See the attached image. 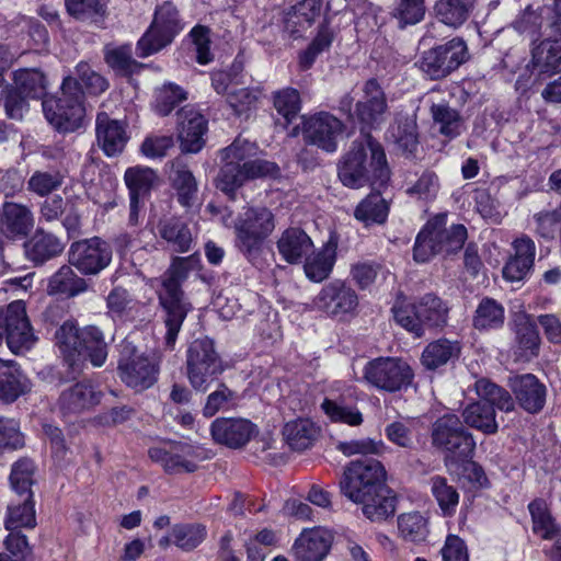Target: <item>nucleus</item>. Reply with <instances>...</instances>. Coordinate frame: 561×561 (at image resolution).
<instances>
[{
	"label": "nucleus",
	"instance_id": "nucleus-62",
	"mask_svg": "<svg viewBox=\"0 0 561 561\" xmlns=\"http://www.w3.org/2000/svg\"><path fill=\"white\" fill-rule=\"evenodd\" d=\"M184 100L186 93L180 85L165 83L156 91L154 110L159 115L165 116Z\"/></svg>",
	"mask_w": 561,
	"mask_h": 561
},
{
	"label": "nucleus",
	"instance_id": "nucleus-48",
	"mask_svg": "<svg viewBox=\"0 0 561 561\" xmlns=\"http://www.w3.org/2000/svg\"><path fill=\"white\" fill-rule=\"evenodd\" d=\"M430 486L431 493L437 502L443 516H454L459 504V493L457 489L448 483L447 478L442 476H433L430 479Z\"/></svg>",
	"mask_w": 561,
	"mask_h": 561
},
{
	"label": "nucleus",
	"instance_id": "nucleus-41",
	"mask_svg": "<svg viewBox=\"0 0 561 561\" xmlns=\"http://www.w3.org/2000/svg\"><path fill=\"white\" fill-rule=\"evenodd\" d=\"M14 89L30 99H43L48 89V80L37 68H20L12 72Z\"/></svg>",
	"mask_w": 561,
	"mask_h": 561
},
{
	"label": "nucleus",
	"instance_id": "nucleus-60",
	"mask_svg": "<svg viewBox=\"0 0 561 561\" xmlns=\"http://www.w3.org/2000/svg\"><path fill=\"white\" fill-rule=\"evenodd\" d=\"M129 196L141 197L147 194L157 180L156 172L148 167L128 168L124 175Z\"/></svg>",
	"mask_w": 561,
	"mask_h": 561
},
{
	"label": "nucleus",
	"instance_id": "nucleus-16",
	"mask_svg": "<svg viewBox=\"0 0 561 561\" xmlns=\"http://www.w3.org/2000/svg\"><path fill=\"white\" fill-rule=\"evenodd\" d=\"M103 392L90 380L78 381L65 388L57 402L64 417L78 416L101 403Z\"/></svg>",
	"mask_w": 561,
	"mask_h": 561
},
{
	"label": "nucleus",
	"instance_id": "nucleus-50",
	"mask_svg": "<svg viewBox=\"0 0 561 561\" xmlns=\"http://www.w3.org/2000/svg\"><path fill=\"white\" fill-rule=\"evenodd\" d=\"M334 30L329 25V22H323L308 47L299 55V66L302 70L312 67L317 57L328 51L334 41Z\"/></svg>",
	"mask_w": 561,
	"mask_h": 561
},
{
	"label": "nucleus",
	"instance_id": "nucleus-54",
	"mask_svg": "<svg viewBox=\"0 0 561 561\" xmlns=\"http://www.w3.org/2000/svg\"><path fill=\"white\" fill-rule=\"evenodd\" d=\"M56 345L62 354L65 360L75 366L77 362V351L81 343V330L71 320L65 321L55 333Z\"/></svg>",
	"mask_w": 561,
	"mask_h": 561
},
{
	"label": "nucleus",
	"instance_id": "nucleus-19",
	"mask_svg": "<svg viewBox=\"0 0 561 561\" xmlns=\"http://www.w3.org/2000/svg\"><path fill=\"white\" fill-rule=\"evenodd\" d=\"M362 91L363 96L355 105V114L364 125L379 127L388 111L386 94L376 79L366 81Z\"/></svg>",
	"mask_w": 561,
	"mask_h": 561
},
{
	"label": "nucleus",
	"instance_id": "nucleus-61",
	"mask_svg": "<svg viewBox=\"0 0 561 561\" xmlns=\"http://www.w3.org/2000/svg\"><path fill=\"white\" fill-rule=\"evenodd\" d=\"M425 12V0H396L391 14L403 28L423 21Z\"/></svg>",
	"mask_w": 561,
	"mask_h": 561
},
{
	"label": "nucleus",
	"instance_id": "nucleus-7",
	"mask_svg": "<svg viewBox=\"0 0 561 561\" xmlns=\"http://www.w3.org/2000/svg\"><path fill=\"white\" fill-rule=\"evenodd\" d=\"M59 96L44 98L43 112L48 123L59 131L72 133L79 129L84 119V93L80 82L66 77L61 83Z\"/></svg>",
	"mask_w": 561,
	"mask_h": 561
},
{
	"label": "nucleus",
	"instance_id": "nucleus-40",
	"mask_svg": "<svg viewBox=\"0 0 561 561\" xmlns=\"http://www.w3.org/2000/svg\"><path fill=\"white\" fill-rule=\"evenodd\" d=\"M423 335L426 330L443 328L448 319V306L437 296L426 294L415 300Z\"/></svg>",
	"mask_w": 561,
	"mask_h": 561
},
{
	"label": "nucleus",
	"instance_id": "nucleus-34",
	"mask_svg": "<svg viewBox=\"0 0 561 561\" xmlns=\"http://www.w3.org/2000/svg\"><path fill=\"white\" fill-rule=\"evenodd\" d=\"M313 248L311 238L299 228H288L277 241V250L282 257L290 264L301 261Z\"/></svg>",
	"mask_w": 561,
	"mask_h": 561
},
{
	"label": "nucleus",
	"instance_id": "nucleus-51",
	"mask_svg": "<svg viewBox=\"0 0 561 561\" xmlns=\"http://www.w3.org/2000/svg\"><path fill=\"white\" fill-rule=\"evenodd\" d=\"M388 138L404 153H413L417 148L416 123L410 117L396 118L388 129Z\"/></svg>",
	"mask_w": 561,
	"mask_h": 561
},
{
	"label": "nucleus",
	"instance_id": "nucleus-15",
	"mask_svg": "<svg viewBox=\"0 0 561 561\" xmlns=\"http://www.w3.org/2000/svg\"><path fill=\"white\" fill-rule=\"evenodd\" d=\"M5 340L10 351L16 355L30 351L37 341L22 300H15L7 307Z\"/></svg>",
	"mask_w": 561,
	"mask_h": 561
},
{
	"label": "nucleus",
	"instance_id": "nucleus-56",
	"mask_svg": "<svg viewBox=\"0 0 561 561\" xmlns=\"http://www.w3.org/2000/svg\"><path fill=\"white\" fill-rule=\"evenodd\" d=\"M471 8V3L461 0H438L435 12L440 23L457 27L467 21Z\"/></svg>",
	"mask_w": 561,
	"mask_h": 561
},
{
	"label": "nucleus",
	"instance_id": "nucleus-22",
	"mask_svg": "<svg viewBox=\"0 0 561 561\" xmlns=\"http://www.w3.org/2000/svg\"><path fill=\"white\" fill-rule=\"evenodd\" d=\"M180 131L179 138L184 151L196 153L205 145V134L208 130V122L193 106H185L179 112Z\"/></svg>",
	"mask_w": 561,
	"mask_h": 561
},
{
	"label": "nucleus",
	"instance_id": "nucleus-21",
	"mask_svg": "<svg viewBox=\"0 0 561 561\" xmlns=\"http://www.w3.org/2000/svg\"><path fill=\"white\" fill-rule=\"evenodd\" d=\"M210 434L216 443L239 448L256 434V426L242 417H218L210 425Z\"/></svg>",
	"mask_w": 561,
	"mask_h": 561
},
{
	"label": "nucleus",
	"instance_id": "nucleus-42",
	"mask_svg": "<svg viewBox=\"0 0 561 561\" xmlns=\"http://www.w3.org/2000/svg\"><path fill=\"white\" fill-rule=\"evenodd\" d=\"M435 222L433 227L434 237L439 245V252L445 254L460 250L467 239V229L463 225H453L446 229V215H439L430 220Z\"/></svg>",
	"mask_w": 561,
	"mask_h": 561
},
{
	"label": "nucleus",
	"instance_id": "nucleus-39",
	"mask_svg": "<svg viewBox=\"0 0 561 561\" xmlns=\"http://www.w3.org/2000/svg\"><path fill=\"white\" fill-rule=\"evenodd\" d=\"M471 457L445 456V466L449 474L455 476L462 484L468 483L470 488H482L486 484L488 478Z\"/></svg>",
	"mask_w": 561,
	"mask_h": 561
},
{
	"label": "nucleus",
	"instance_id": "nucleus-27",
	"mask_svg": "<svg viewBox=\"0 0 561 561\" xmlns=\"http://www.w3.org/2000/svg\"><path fill=\"white\" fill-rule=\"evenodd\" d=\"M34 227L31 209L22 204L5 202L0 209V228L12 239L24 238Z\"/></svg>",
	"mask_w": 561,
	"mask_h": 561
},
{
	"label": "nucleus",
	"instance_id": "nucleus-36",
	"mask_svg": "<svg viewBox=\"0 0 561 561\" xmlns=\"http://www.w3.org/2000/svg\"><path fill=\"white\" fill-rule=\"evenodd\" d=\"M83 357L94 367L104 365L107 358V344L103 332L94 325L81 329V343L77 351V359Z\"/></svg>",
	"mask_w": 561,
	"mask_h": 561
},
{
	"label": "nucleus",
	"instance_id": "nucleus-55",
	"mask_svg": "<svg viewBox=\"0 0 561 561\" xmlns=\"http://www.w3.org/2000/svg\"><path fill=\"white\" fill-rule=\"evenodd\" d=\"M206 536V527L197 523L176 524L171 529L172 543L184 551H191L198 547Z\"/></svg>",
	"mask_w": 561,
	"mask_h": 561
},
{
	"label": "nucleus",
	"instance_id": "nucleus-32",
	"mask_svg": "<svg viewBox=\"0 0 561 561\" xmlns=\"http://www.w3.org/2000/svg\"><path fill=\"white\" fill-rule=\"evenodd\" d=\"M31 388V380L15 362L0 359V402L12 403Z\"/></svg>",
	"mask_w": 561,
	"mask_h": 561
},
{
	"label": "nucleus",
	"instance_id": "nucleus-29",
	"mask_svg": "<svg viewBox=\"0 0 561 561\" xmlns=\"http://www.w3.org/2000/svg\"><path fill=\"white\" fill-rule=\"evenodd\" d=\"M513 248L515 254L506 262L502 273L506 280L519 282L528 275L534 265L536 247L529 237L523 236L513 242Z\"/></svg>",
	"mask_w": 561,
	"mask_h": 561
},
{
	"label": "nucleus",
	"instance_id": "nucleus-38",
	"mask_svg": "<svg viewBox=\"0 0 561 561\" xmlns=\"http://www.w3.org/2000/svg\"><path fill=\"white\" fill-rule=\"evenodd\" d=\"M170 179L176 192L178 202L183 207H192L197 201L198 186L187 165L179 159L173 161Z\"/></svg>",
	"mask_w": 561,
	"mask_h": 561
},
{
	"label": "nucleus",
	"instance_id": "nucleus-4",
	"mask_svg": "<svg viewBox=\"0 0 561 561\" xmlns=\"http://www.w3.org/2000/svg\"><path fill=\"white\" fill-rule=\"evenodd\" d=\"M199 266L201 257L197 254L174 257L162 279L159 300L165 312L167 332L164 341L169 348L174 347L178 334L188 312V305L183 299L181 284L192 271L198 270Z\"/></svg>",
	"mask_w": 561,
	"mask_h": 561
},
{
	"label": "nucleus",
	"instance_id": "nucleus-14",
	"mask_svg": "<svg viewBox=\"0 0 561 561\" xmlns=\"http://www.w3.org/2000/svg\"><path fill=\"white\" fill-rule=\"evenodd\" d=\"M69 263L84 275H96L112 261L110 245L98 237L73 242L69 248Z\"/></svg>",
	"mask_w": 561,
	"mask_h": 561
},
{
	"label": "nucleus",
	"instance_id": "nucleus-9",
	"mask_svg": "<svg viewBox=\"0 0 561 561\" xmlns=\"http://www.w3.org/2000/svg\"><path fill=\"white\" fill-rule=\"evenodd\" d=\"M224 363L208 337L194 340L186 351V376L193 389L206 392L224 373Z\"/></svg>",
	"mask_w": 561,
	"mask_h": 561
},
{
	"label": "nucleus",
	"instance_id": "nucleus-35",
	"mask_svg": "<svg viewBox=\"0 0 561 561\" xmlns=\"http://www.w3.org/2000/svg\"><path fill=\"white\" fill-rule=\"evenodd\" d=\"M25 254L35 264H43L58 255L65 249L64 242L56 236L37 230L33 237L25 242Z\"/></svg>",
	"mask_w": 561,
	"mask_h": 561
},
{
	"label": "nucleus",
	"instance_id": "nucleus-59",
	"mask_svg": "<svg viewBox=\"0 0 561 561\" xmlns=\"http://www.w3.org/2000/svg\"><path fill=\"white\" fill-rule=\"evenodd\" d=\"M533 58L542 73H557L561 66V44L545 41L534 50Z\"/></svg>",
	"mask_w": 561,
	"mask_h": 561
},
{
	"label": "nucleus",
	"instance_id": "nucleus-47",
	"mask_svg": "<svg viewBox=\"0 0 561 561\" xmlns=\"http://www.w3.org/2000/svg\"><path fill=\"white\" fill-rule=\"evenodd\" d=\"M317 435V428L308 419H297L284 425L283 436L288 446L294 450L309 448Z\"/></svg>",
	"mask_w": 561,
	"mask_h": 561
},
{
	"label": "nucleus",
	"instance_id": "nucleus-17",
	"mask_svg": "<svg viewBox=\"0 0 561 561\" xmlns=\"http://www.w3.org/2000/svg\"><path fill=\"white\" fill-rule=\"evenodd\" d=\"M150 459L168 473L194 472L197 468L194 448L183 443H162L149 448Z\"/></svg>",
	"mask_w": 561,
	"mask_h": 561
},
{
	"label": "nucleus",
	"instance_id": "nucleus-3",
	"mask_svg": "<svg viewBox=\"0 0 561 561\" xmlns=\"http://www.w3.org/2000/svg\"><path fill=\"white\" fill-rule=\"evenodd\" d=\"M257 147L248 139L238 137L221 151L222 167L216 179V186L233 198L236 191L247 181L272 175L277 171L275 163L253 159Z\"/></svg>",
	"mask_w": 561,
	"mask_h": 561
},
{
	"label": "nucleus",
	"instance_id": "nucleus-43",
	"mask_svg": "<svg viewBox=\"0 0 561 561\" xmlns=\"http://www.w3.org/2000/svg\"><path fill=\"white\" fill-rule=\"evenodd\" d=\"M504 321L505 309L502 304L493 298L484 297L476 308L472 325L480 332L492 331L501 329Z\"/></svg>",
	"mask_w": 561,
	"mask_h": 561
},
{
	"label": "nucleus",
	"instance_id": "nucleus-24",
	"mask_svg": "<svg viewBox=\"0 0 561 561\" xmlns=\"http://www.w3.org/2000/svg\"><path fill=\"white\" fill-rule=\"evenodd\" d=\"M531 519L533 531L543 540H553L551 549L545 548V552L551 561H561V546L559 545L560 529L543 501L537 500L528 505Z\"/></svg>",
	"mask_w": 561,
	"mask_h": 561
},
{
	"label": "nucleus",
	"instance_id": "nucleus-28",
	"mask_svg": "<svg viewBox=\"0 0 561 561\" xmlns=\"http://www.w3.org/2000/svg\"><path fill=\"white\" fill-rule=\"evenodd\" d=\"M321 0H301L291 5L284 15V27L295 38L302 36L320 16Z\"/></svg>",
	"mask_w": 561,
	"mask_h": 561
},
{
	"label": "nucleus",
	"instance_id": "nucleus-63",
	"mask_svg": "<svg viewBox=\"0 0 561 561\" xmlns=\"http://www.w3.org/2000/svg\"><path fill=\"white\" fill-rule=\"evenodd\" d=\"M434 225L436 224L428 220L416 237L413 248V257L419 263H425L434 255L440 253L436 237L433 236Z\"/></svg>",
	"mask_w": 561,
	"mask_h": 561
},
{
	"label": "nucleus",
	"instance_id": "nucleus-23",
	"mask_svg": "<svg viewBox=\"0 0 561 561\" xmlns=\"http://www.w3.org/2000/svg\"><path fill=\"white\" fill-rule=\"evenodd\" d=\"M352 396L351 388H345L342 382H335L321 408L332 422H340L350 426H359L363 423V414L356 405L347 404L345 397Z\"/></svg>",
	"mask_w": 561,
	"mask_h": 561
},
{
	"label": "nucleus",
	"instance_id": "nucleus-44",
	"mask_svg": "<svg viewBox=\"0 0 561 561\" xmlns=\"http://www.w3.org/2000/svg\"><path fill=\"white\" fill-rule=\"evenodd\" d=\"M88 284L84 278L78 276L71 266L62 265L48 280L47 291L50 295H66L75 297L87 290Z\"/></svg>",
	"mask_w": 561,
	"mask_h": 561
},
{
	"label": "nucleus",
	"instance_id": "nucleus-18",
	"mask_svg": "<svg viewBox=\"0 0 561 561\" xmlns=\"http://www.w3.org/2000/svg\"><path fill=\"white\" fill-rule=\"evenodd\" d=\"M343 129L344 125L340 119L327 112H321L306 121L304 136L307 142L332 153L337 149V137Z\"/></svg>",
	"mask_w": 561,
	"mask_h": 561
},
{
	"label": "nucleus",
	"instance_id": "nucleus-12",
	"mask_svg": "<svg viewBox=\"0 0 561 561\" xmlns=\"http://www.w3.org/2000/svg\"><path fill=\"white\" fill-rule=\"evenodd\" d=\"M468 59V48L461 38H453L422 54L417 65L433 80L447 77Z\"/></svg>",
	"mask_w": 561,
	"mask_h": 561
},
{
	"label": "nucleus",
	"instance_id": "nucleus-49",
	"mask_svg": "<svg viewBox=\"0 0 561 561\" xmlns=\"http://www.w3.org/2000/svg\"><path fill=\"white\" fill-rule=\"evenodd\" d=\"M389 207L380 193H371L355 208L354 216L365 226L382 224L388 217Z\"/></svg>",
	"mask_w": 561,
	"mask_h": 561
},
{
	"label": "nucleus",
	"instance_id": "nucleus-45",
	"mask_svg": "<svg viewBox=\"0 0 561 561\" xmlns=\"http://www.w3.org/2000/svg\"><path fill=\"white\" fill-rule=\"evenodd\" d=\"M460 345L447 339H438L430 343L423 351L421 362L427 369H436L449 360L458 358Z\"/></svg>",
	"mask_w": 561,
	"mask_h": 561
},
{
	"label": "nucleus",
	"instance_id": "nucleus-13",
	"mask_svg": "<svg viewBox=\"0 0 561 561\" xmlns=\"http://www.w3.org/2000/svg\"><path fill=\"white\" fill-rule=\"evenodd\" d=\"M432 440L434 446L447 453L446 456L470 457L476 449L472 434L465 430L455 414H445L435 421Z\"/></svg>",
	"mask_w": 561,
	"mask_h": 561
},
{
	"label": "nucleus",
	"instance_id": "nucleus-10",
	"mask_svg": "<svg viewBox=\"0 0 561 561\" xmlns=\"http://www.w3.org/2000/svg\"><path fill=\"white\" fill-rule=\"evenodd\" d=\"M414 378L411 366L398 357L369 360L363 369L364 381L379 391L397 392L407 389Z\"/></svg>",
	"mask_w": 561,
	"mask_h": 561
},
{
	"label": "nucleus",
	"instance_id": "nucleus-57",
	"mask_svg": "<svg viewBox=\"0 0 561 561\" xmlns=\"http://www.w3.org/2000/svg\"><path fill=\"white\" fill-rule=\"evenodd\" d=\"M35 465L28 458H21L12 465L10 483L16 496L33 494L31 486L34 483Z\"/></svg>",
	"mask_w": 561,
	"mask_h": 561
},
{
	"label": "nucleus",
	"instance_id": "nucleus-33",
	"mask_svg": "<svg viewBox=\"0 0 561 561\" xmlns=\"http://www.w3.org/2000/svg\"><path fill=\"white\" fill-rule=\"evenodd\" d=\"M514 355L516 359L528 362L538 355L540 339L535 322L529 316H520L515 320Z\"/></svg>",
	"mask_w": 561,
	"mask_h": 561
},
{
	"label": "nucleus",
	"instance_id": "nucleus-26",
	"mask_svg": "<svg viewBox=\"0 0 561 561\" xmlns=\"http://www.w3.org/2000/svg\"><path fill=\"white\" fill-rule=\"evenodd\" d=\"M510 385L519 405L529 413L539 412L546 401V388L536 376L525 374L511 378Z\"/></svg>",
	"mask_w": 561,
	"mask_h": 561
},
{
	"label": "nucleus",
	"instance_id": "nucleus-20",
	"mask_svg": "<svg viewBox=\"0 0 561 561\" xmlns=\"http://www.w3.org/2000/svg\"><path fill=\"white\" fill-rule=\"evenodd\" d=\"M314 305L329 316H340L353 311L358 305L354 289L343 282L333 280L327 284L314 299Z\"/></svg>",
	"mask_w": 561,
	"mask_h": 561
},
{
	"label": "nucleus",
	"instance_id": "nucleus-25",
	"mask_svg": "<svg viewBox=\"0 0 561 561\" xmlns=\"http://www.w3.org/2000/svg\"><path fill=\"white\" fill-rule=\"evenodd\" d=\"M332 543V535L324 528L305 530L293 547L296 561H322Z\"/></svg>",
	"mask_w": 561,
	"mask_h": 561
},
{
	"label": "nucleus",
	"instance_id": "nucleus-5",
	"mask_svg": "<svg viewBox=\"0 0 561 561\" xmlns=\"http://www.w3.org/2000/svg\"><path fill=\"white\" fill-rule=\"evenodd\" d=\"M226 227H233L234 245L254 266H262L264 241L276 227L275 216L266 206L248 205L233 217H222Z\"/></svg>",
	"mask_w": 561,
	"mask_h": 561
},
{
	"label": "nucleus",
	"instance_id": "nucleus-11",
	"mask_svg": "<svg viewBox=\"0 0 561 561\" xmlns=\"http://www.w3.org/2000/svg\"><path fill=\"white\" fill-rule=\"evenodd\" d=\"M118 374L128 387L142 391L153 386L159 375V358L138 353L129 342L122 344Z\"/></svg>",
	"mask_w": 561,
	"mask_h": 561
},
{
	"label": "nucleus",
	"instance_id": "nucleus-6",
	"mask_svg": "<svg viewBox=\"0 0 561 561\" xmlns=\"http://www.w3.org/2000/svg\"><path fill=\"white\" fill-rule=\"evenodd\" d=\"M474 389L480 400L463 409V422L483 434H495L499 424L494 408L510 412L514 409V400L505 389L484 378L476 381Z\"/></svg>",
	"mask_w": 561,
	"mask_h": 561
},
{
	"label": "nucleus",
	"instance_id": "nucleus-58",
	"mask_svg": "<svg viewBox=\"0 0 561 561\" xmlns=\"http://www.w3.org/2000/svg\"><path fill=\"white\" fill-rule=\"evenodd\" d=\"M435 124L439 125V133L450 139L462 131V121L459 113L447 104H433L431 107Z\"/></svg>",
	"mask_w": 561,
	"mask_h": 561
},
{
	"label": "nucleus",
	"instance_id": "nucleus-37",
	"mask_svg": "<svg viewBox=\"0 0 561 561\" xmlns=\"http://www.w3.org/2000/svg\"><path fill=\"white\" fill-rule=\"evenodd\" d=\"M7 507L4 528L8 531L20 530L21 528L33 529L36 526V513L33 494L18 496Z\"/></svg>",
	"mask_w": 561,
	"mask_h": 561
},
{
	"label": "nucleus",
	"instance_id": "nucleus-30",
	"mask_svg": "<svg viewBox=\"0 0 561 561\" xmlns=\"http://www.w3.org/2000/svg\"><path fill=\"white\" fill-rule=\"evenodd\" d=\"M96 139L104 153L108 157L121 153L128 140L125 126L112 119L106 113L96 116Z\"/></svg>",
	"mask_w": 561,
	"mask_h": 561
},
{
	"label": "nucleus",
	"instance_id": "nucleus-31",
	"mask_svg": "<svg viewBox=\"0 0 561 561\" xmlns=\"http://www.w3.org/2000/svg\"><path fill=\"white\" fill-rule=\"evenodd\" d=\"M337 245L339 238L332 232L319 251L306 257L304 270L310 280L320 283L329 277L336 261Z\"/></svg>",
	"mask_w": 561,
	"mask_h": 561
},
{
	"label": "nucleus",
	"instance_id": "nucleus-53",
	"mask_svg": "<svg viewBox=\"0 0 561 561\" xmlns=\"http://www.w3.org/2000/svg\"><path fill=\"white\" fill-rule=\"evenodd\" d=\"M398 530L402 539L413 543L425 541L430 534L428 522L420 512L399 515Z\"/></svg>",
	"mask_w": 561,
	"mask_h": 561
},
{
	"label": "nucleus",
	"instance_id": "nucleus-64",
	"mask_svg": "<svg viewBox=\"0 0 561 561\" xmlns=\"http://www.w3.org/2000/svg\"><path fill=\"white\" fill-rule=\"evenodd\" d=\"M273 104L279 115L290 123L300 111V94L294 88H285L274 92Z\"/></svg>",
	"mask_w": 561,
	"mask_h": 561
},
{
	"label": "nucleus",
	"instance_id": "nucleus-2",
	"mask_svg": "<svg viewBox=\"0 0 561 561\" xmlns=\"http://www.w3.org/2000/svg\"><path fill=\"white\" fill-rule=\"evenodd\" d=\"M337 175L350 188L387 184L390 169L381 144L369 134L355 139L341 158Z\"/></svg>",
	"mask_w": 561,
	"mask_h": 561
},
{
	"label": "nucleus",
	"instance_id": "nucleus-52",
	"mask_svg": "<svg viewBox=\"0 0 561 561\" xmlns=\"http://www.w3.org/2000/svg\"><path fill=\"white\" fill-rule=\"evenodd\" d=\"M391 311L393 320L399 327L411 333L414 337L423 336L415 301H411L407 298H398Z\"/></svg>",
	"mask_w": 561,
	"mask_h": 561
},
{
	"label": "nucleus",
	"instance_id": "nucleus-1",
	"mask_svg": "<svg viewBox=\"0 0 561 561\" xmlns=\"http://www.w3.org/2000/svg\"><path fill=\"white\" fill-rule=\"evenodd\" d=\"M387 472L374 458L351 461L341 480L342 493L363 506V514L373 522H380L396 512V496L386 485Z\"/></svg>",
	"mask_w": 561,
	"mask_h": 561
},
{
	"label": "nucleus",
	"instance_id": "nucleus-46",
	"mask_svg": "<svg viewBox=\"0 0 561 561\" xmlns=\"http://www.w3.org/2000/svg\"><path fill=\"white\" fill-rule=\"evenodd\" d=\"M159 233L176 252L184 253L192 248L191 230L180 218H169L160 221Z\"/></svg>",
	"mask_w": 561,
	"mask_h": 561
},
{
	"label": "nucleus",
	"instance_id": "nucleus-8",
	"mask_svg": "<svg viewBox=\"0 0 561 561\" xmlns=\"http://www.w3.org/2000/svg\"><path fill=\"white\" fill-rule=\"evenodd\" d=\"M183 28L184 22L172 2L164 1L162 4L157 5L152 22L137 42V56L146 58L160 51L170 45Z\"/></svg>",
	"mask_w": 561,
	"mask_h": 561
}]
</instances>
